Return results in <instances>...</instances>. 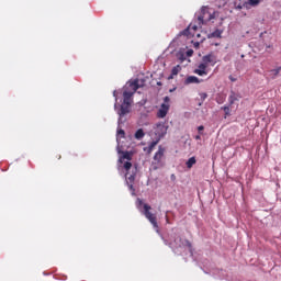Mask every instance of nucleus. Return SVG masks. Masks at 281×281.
Masks as SVG:
<instances>
[{"label": "nucleus", "instance_id": "1", "mask_svg": "<svg viewBox=\"0 0 281 281\" xmlns=\"http://www.w3.org/2000/svg\"><path fill=\"white\" fill-rule=\"evenodd\" d=\"M133 90H126L123 91V102L120 104L117 103V90L113 91V97L115 98L114 103V111L119 115V125L120 124H126L128 121V115L131 111H133Z\"/></svg>", "mask_w": 281, "mask_h": 281}, {"label": "nucleus", "instance_id": "2", "mask_svg": "<svg viewBox=\"0 0 281 281\" xmlns=\"http://www.w3.org/2000/svg\"><path fill=\"white\" fill-rule=\"evenodd\" d=\"M162 240H164L165 245H168L170 247V249H172V251H173V254H176V256H183V254H186V251H189L191 257L194 256V252L192 250V244L190 243V240L183 239V238H181V236H179L177 234L171 236L170 241H168V239H165L164 237H162Z\"/></svg>", "mask_w": 281, "mask_h": 281}, {"label": "nucleus", "instance_id": "3", "mask_svg": "<svg viewBox=\"0 0 281 281\" xmlns=\"http://www.w3.org/2000/svg\"><path fill=\"white\" fill-rule=\"evenodd\" d=\"M116 151L121 155L117 160V170L120 175H122V170L128 172V170L133 168V164L131 162L133 159V151H123V147L121 145L116 146Z\"/></svg>", "mask_w": 281, "mask_h": 281}, {"label": "nucleus", "instance_id": "4", "mask_svg": "<svg viewBox=\"0 0 281 281\" xmlns=\"http://www.w3.org/2000/svg\"><path fill=\"white\" fill-rule=\"evenodd\" d=\"M136 207L144 214V216L149 221V223L153 225L154 229L159 233V225L157 224V216L155 214L150 213V205L144 204L142 199L136 200Z\"/></svg>", "mask_w": 281, "mask_h": 281}, {"label": "nucleus", "instance_id": "5", "mask_svg": "<svg viewBox=\"0 0 281 281\" xmlns=\"http://www.w3.org/2000/svg\"><path fill=\"white\" fill-rule=\"evenodd\" d=\"M131 170H132V173H130L128 176V172H131ZM131 170L128 171L125 170V172L124 170H122L120 175H123L132 196H135V187H133V183H135V177H137V167H132Z\"/></svg>", "mask_w": 281, "mask_h": 281}, {"label": "nucleus", "instance_id": "6", "mask_svg": "<svg viewBox=\"0 0 281 281\" xmlns=\"http://www.w3.org/2000/svg\"><path fill=\"white\" fill-rule=\"evenodd\" d=\"M168 123L166 122H158L154 126L155 135L158 137V139H162V137H166L168 134Z\"/></svg>", "mask_w": 281, "mask_h": 281}, {"label": "nucleus", "instance_id": "7", "mask_svg": "<svg viewBox=\"0 0 281 281\" xmlns=\"http://www.w3.org/2000/svg\"><path fill=\"white\" fill-rule=\"evenodd\" d=\"M214 19V15L207 13V7H202L200 14L198 15V25H205L207 21H212Z\"/></svg>", "mask_w": 281, "mask_h": 281}, {"label": "nucleus", "instance_id": "8", "mask_svg": "<svg viewBox=\"0 0 281 281\" xmlns=\"http://www.w3.org/2000/svg\"><path fill=\"white\" fill-rule=\"evenodd\" d=\"M164 153H166V149L164 147L159 146L157 153L154 155V170H157L158 168H162L164 161Z\"/></svg>", "mask_w": 281, "mask_h": 281}, {"label": "nucleus", "instance_id": "9", "mask_svg": "<svg viewBox=\"0 0 281 281\" xmlns=\"http://www.w3.org/2000/svg\"><path fill=\"white\" fill-rule=\"evenodd\" d=\"M170 97L164 98V103H161L160 109L157 112V117L164 119L168 115V111H170Z\"/></svg>", "mask_w": 281, "mask_h": 281}, {"label": "nucleus", "instance_id": "10", "mask_svg": "<svg viewBox=\"0 0 281 281\" xmlns=\"http://www.w3.org/2000/svg\"><path fill=\"white\" fill-rule=\"evenodd\" d=\"M140 87H144V85H139V79H134V80H130L124 89H126L127 91H133L136 92L137 89H139Z\"/></svg>", "mask_w": 281, "mask_h": 281}, {"label": "nucleus", "instance_id": "11", "mask_svg": "<svg viewBox=\"0 0 281 281\" xmlns=\"http://www.w3.org/2000/svg\"><path fill=\"white\" fill-rule=\"evenodd\" d=\"M202 63L207 67V65H211V67H214L216 65V55L214 54H207L202 57Z\"/></svg>", "mask_w": 281, "mask_h": 281}, {"label": "nucleus", "instance_id": "12", "mask_svg": "<svg viewBox=\"0 0 281 281\" xmlns=\"http://www.w3.org/2000/svg\"><path fill=\"white\" fill-rule=\"evenodd\" d=\"M190 30H193V32H196L199 30V26L196 24H190L187 29L182 30L178 36H194V33H192Z\"/></svg>", "mask_w": 281, "mask_h": 281}, {"label": "nucleus", "instance_id": "13", "mask_svg": "<svg viewBox=\"0 0 281 281\" xmlns=\"http://www.w3.org/2000/svg\"><path fill=\"white\" fill-rule=\"evenodd\" d=\"M123 124H120V119H117V130H116V142L117 146H120V137L124 139L126 137V132L122 128Z\"/></svg>", "mask_w": 281, "mask_h": 281}, {"label": "nucleus", "instance_id": "14", "mask_svg": "<svg viewBox=\"0 0 281 281\" xmlns=\"http://www.w3.org/2000/svg\"><path fill=\"white\" fill-rule=\"evenodd\" d=\"M193 72L198 76H207V66L202 61Z\"/></svg>", "mask_w": 281, "mask_h": 281}, {"label": "nucleus", "instance_id": "15", "mask_svg": "<svg viewBox=\"0 0 281 281\" xmlns=\"http://www.w3.org/2000/svg\"><path fill=\"white\" fill-rule=\"evenodd\" d=\"M201 82H203V79H199L196 76H189L184 80V85H201Z\"/></svg>", "mask_w": 281, "mask_h": 281}, {"label": "nucleus", "instance_id": "16", "mask_svg": "<svg viewBox=\"0 0 281 281\" xmlns=\"http://www.w3.org/2000/svg\"><path fill=\"white\" fill-rule=\"evenodd\" d=\"M210 273H212V276L214 278H217L218 280H224L225 279V270L213 269Z\"/></svg>", "mask_w": 281, "mask_h": 281}, {"label": "nucleus", "instance_id": "17", "mask_svg": "<svg viewBox=\"0 0 281 281\" xmlns=\"http://www.w3.org/2000/svg\"><path fill=\"white\" fill-rule=\"evenodd\" d=\"M223 35V30L221 29H216L215 31H213L212 33L207 34V38H221Z\"/></svg>", "mask_w": 281, "mask_h": 281}, {"label": "nucleus", "instance_id": "18", "mask_svg": "<svg viewBox=\"0 0 281 281\" xmlns=\"http://www.w3.org/2000/svg\"><path fill=\"white\" fill-rule=\"evenodd\" d=\"M237 100H238V94H236V92L232 91L228 97V106H232V104H234V102H237Z\"/></svg>", "mask_w": 281, "mask_h": 281}, {"label": "nucleus", "instance_id": "19", "mask_svg": "<svg viewBox=\"0 0 281 281\" xmlns=\"http://www.w3.org/2000/svg\"><path fill=\"white\" fill-rule=\"evenodd\" d=\"M145 136H146V133H144V130H143V128H138V130L135 132V134H134L135 139H138V140L144 139Z\"/></svg>", "mask_w": 281, "mask_h": 281}, {"label": "nucleus", "instance_id": "20", "mask_svg": "<svg viewBox=\"0 0 281 281\" xmlns=\"http://www.w3.org/2000/svg\"><path fill=\"white\" fill-rule=\"evenodd\" d=\"M260 1L262 0H248L247 2H245V7L248 8V5H251L252 8H256V5L260 4Z\"/></svg>", "mask_w": 281, "mask_h": 281}, {"label": "nucleus", "instance_id": "21", "mask_svg": "<svg viewBox=\"0 0 281 281\" xmlns=\"http://www.w3.org/2000/svg\"><path fill=\"white\" fill-rule=\"evenodd\" d=\"M280 71H281V66H279L277 68H273V69L270 70V76L272 78H278Z\"/></svg>", "mask_w": 281, "mask_h": 281}, {"label": "nucleus", "instance_id": "22", "mask_svg": "<svg viewBox=\"0 0 281 281\" xmlns=\"http://www.w3.org/2000/svg\"><path fill=\"white\" fill-rule=\"evenodd\" d=\"M157 146V140H153L148 147H145L144 150H147V153H153V148Z\"/></svg>", "mask_w": 281, "mask_h": 281}, {"label": "nucleus", "instance_id": "23", "mask_svg": "<svg viewBox=\"0 0 281 281\" xmlns=\"http://www.w3.org/2000/svg\"><path fill=\"white\" fill-rule=\"evenodd\" d=\"M194 164H196V158H194V157L189 158L187 161V168H192V166H194Z\"/></svg>", "mask_w": 281, "mask_h": 281}, {"label": "nucleus", "instance_id": "24", "mask_svg": "<svg viewBox=\"0 0 281 281\" xmlns=\"http://www.w3.org/2000/svg\"><path fill=\"white\" fill-rule=\"evenodd\" d=\"M181 71V66L177 65L171 69L172 76H177Z\"/></svg>", "mask_w": 281, "mask_h": 281}, {"label": "nucleus", "instance_id": "25", "mask_svg": "<svg viewBox=\"0 0 281 281\" xmlns=\"http://www.w3.org/2000/svg\"><path fill=\"white\" fill-rule=\"evenodd\" d=\"M229 106H231V105H224V106H222V111H224L225 117L232 115V113H231V111H229Z\"/></svg>", "mask_w": 281, "mask_h": 281}, {"label": "nucleus", "instance_id": "26", "mask_svg": "<svg viewBox=\"0 0 281 281\" xmlns=\"http://www.w3.org/2000/svg\"><path fill=\"white\" fill-rule=\"evenodd\" d=\"M205 41V37L200 38L199 42H193V47H195V49H199L201 43H203Z\"/></svg>", "mask_w": 281, "mask_h": 281}, {"label": "nucleus", "instance_id": "27", "mask_svg": "<svg viewBox=\"0 0 281 281\" xmlns=\"http://www.w3.org/2000/svg\"><path fill=\"white\" fill-rule=\"evenodd\" d=\"M199 95L202 102H205V100H207V94L205 92H200Z\"/></svg>", "mask_w": 281, "mask_h": 281}, {"label": "nucleus", "instance_id": "28", "mask_svg": "<svg viewBox=\"0 0 281 281\" xmlns=\"http://www.w3.org/2000/svg\"><path fill=\"white\" fill-rule=\"evenodd\" d=\"M177 58H179V60H181L183 63V60H186V55L183 53L179 52L177 54Z\"/></svg>", "mask_w": 281, "mask_h": 281}, {"label": "nucleus", "instance_id": "29", "mask_svg": "<svg viewBox=\"0 0 281 281\" xmlns=\"http://www.w3.org/2000/svg\"><path fill=\"white\" fill-rule=\"evenodd\" d=\"M203 131H205V127H204L203 125H200V126L198 127V133H199L200 135H202V134H203Z\"/></svg>", "mask_w": 281, "mask_h": 281}, {"label": "nucleus", "instance_id": "30", "mask_svg": "<svg viewBox=\"0 0 281 281\" xmlns=\"http://www.w3.org/2000/svg\"><path fill=\"white\" fill-rule=\"evenodd\" d=\"M187 56L190 58L193 54H194V50L193 49H188L186 52Z\"/></svg>", "mask_w": 281, "mask_h": 281}, {"label": "nucleus", "instance_id": "31", "mask_svg": "<svg viewBox=\"0 0 281 281\" xmlns=\"http://www.w3.org/2000/svg\"><path fill=\"white\" fill-rule=\"evenodd\" d=\"M229 81L231 82H236V78H234L233 76H229Z\"/></svg>", "mask_w": 281, "mask_h": 281}, {"label": "nucleus", "instance_id": "32", "mask_svg": "<svg viewBox=\"0 0 281 281\" xmlns=\"http://www.w3.org/2000/svg\"><path fill=\"white\" fill-rule=\"evenodd\" d=\"M172 78H175V75L171 72V75L168 77V80H172Z\"/></svg>", "mask_w": 281, "mask_h": 281}, {"label": "nucleus", "instance_id": "33", "mask_svg": "<svg viewBox=\"0 0 281 281\" xmlns=\"http://www.w3.org/2000/svg\"><path fill=\"white\" fill-rule=\"evenodd\" d=\"M236 9H237V10H243V5L238 4V5L236 7Z\"/></svg>", "mask_w": 281, "mask_h": 281}, {"label": "nucleus", "instance_id": "34", "mask_svg": "<svg viewBox=\"0 0 281 281\" xmlns=\"http://www.w3.org/2000/svg\"><path fill=\"white\" fill-rule=\"evenodd\" d=\"M175 179H177V177L175 176V173L171 175V180L175 181Z\"/></svg>", "mask_w": 281, "mask_h": 281}, {"label": "nucleus", "instance_id": "35", "mask_svg": "<svg viewBox=\"0 0 281 281\" xmlns=\"http://www.w3.org/2000/svg\"><path fill=\"white\" fill-rule=\"evenodd\" d=\"M161 85H162L161 81H157L158 87H161Z\"/></svg>", "mask_w": 281, "mask_h": 281}, {"label": "nucleus", "instance_id": "36", "mask_svg": "<svg viewBox=\"0 0 281 281\" xmlns=\"http://www.w3.org/2000/svg\"><path fill=\"white\" fill-rule=\"evenodd\" d=\"M196 38H201V33H198V34H196Z\"/></svg>", "mask_w": 281, "mask_h": 281}, {"label": "nucleus", "instance_id": "37", "mask_svg": "<svg viewBox=\"0 0 281 281\" xmlns=\"http://www.w3.org/2000/svg\"><path fill=\"white\" fill-rule=\"evenodd\" d=\"M177 88L170 89V93H172V91H175Z\"/></svg>", "mask_w": 281, "mask_h": 281}, {"label": "nucleus", "instance_id": "38", "mask_svg": "<svg viewBox=\"0 0 281 281\" xmlns=\"http://www.w3.org/2000/svg\"><path fill=\"white\" fill-rule=\"evenodd\" d=\"M195 139H201V136H199V135H198V136H195Z\"/></svg>", "mask_w": 281, "mask_h": 281}]
</instances>
